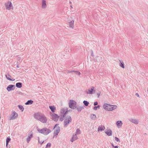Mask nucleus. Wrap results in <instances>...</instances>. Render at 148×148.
Here are the masks:
<instances>
[{"label":"nucleus","instance_id":"9d476101","mask_svg":"<svg viewBox=\"0 0 148 148\" xmlns=\"http://www.w3.org/2000/svg\"><path fill=\"white\" fill-rule=\"evenodd\" d=\"M41 2L42 8L43 9L46 8L47 7V5L46 0H41Z\"/></svg>","mask_w":148,"mask_h":148},{"label":"nucleus","instance_id":"a878e982","mask_svg":"<svg viewBox=\"0 0 148 148\" xmlns=\"http://www.w3.org/2000/svg\"><path fill=\"white\" fill-rule=\"evenodd\" d=\"M31 137L29 136L28 137L27 139V143H29V141L30 140V139L31 137H32V134L31 135Z\"/></svg>","mask_w":148,"mask_h":148},{"label":"nucleus","instance_id":"39448f33","mask_svg":"<svg viewBox=\"0 0 148 148\" xmlns=\"http://www.w3.org/2000/svg\"><path fill=\"white\" fill-rule=\"evenodd\" d=\"M71 121L72 119L70 116H69L66 117L64 119V125L66 126H67L68 124L71 122Z\"/></svg>","mask_w":148,"mask_h":148},{"label":"nucleus","instance_id":"c85d7f7f","mask_svg":"<svg viewBox=\"0 0 148 148\" xmlns=\"http://www.w3.org/2000/svg\"><path fill=\"white\" fill-rule=\"evenodd\" d=\"M91 117L92 119H95L96 118L95 115H94V114L91 115Z\"/></svg>","mask_w":148,"mask_h":148},{"label":"nucleus","instance_id":"ea45409f","mask_svg":"<svg viewBox=\"0 0 148 148\" xmlns=\"http://www.w3.org/2000/svg\"><path fill=\"white\" fill-rule=\"evenodd\" d=\"M97 95H98V97H99V95H100V93H97Z\"/></svg>","mask_w":148,"mask_h":148},{"label":"nucleus","instance_id":"b1692460","mask_svg":"<svg viewBox=\"0 0 148 148\" xmlns=\"http://www.w3.org/2000/svg\"><path fill=\"white\" fill-rule=\"evenodd\" d=\"M84 105L86 106H88L89 104V103L87 101H84L83 102Z\"/></svg>","mask_w":148,"mask_h":148},{"label":"nucleus","instance_id":"393cba45","mask_svg":"<svg viewBox=\"0 0 148 148\" xmlns=\"http://www.w3.org/2000/svg\"><path fill=\"white\" fill-rule=\"evenodd\" d=\"M80 131L79 129H77L76 130V132L75 133V134L77 135V134H80Z\"/></svg>","mask_w":148,"mask_h":148},{"label":"nucleus","instance_id":"c03bdc74","mask_svg":"<svg viewBox=\"0 0 148 148\" xmlns=\"http://www.w3.org/2000/svg\"><path fill=\"white\" fill-rule=\"evenodd\" d=\"M69 3H70V4H71V1H70V2H69Z\"/></svg>","mask_w":148,"mask_h":148},{"label":"nucleus","instance_id":"7c9ffc66","mask_svg":"<svg viewBox=\"0 0 148 148\" xmlns=\"http://www.w3.org/2000/svg\"><path fill=\"white\" fill-rule=\"evenodd\" d=\"M38 141H39V143H40V145H41L44 142V140L40 141V139H39V140H38Z\"/></svg>","mask_w":148,"mask_h":148},{"label":"nucleus","instance_id":"a211bd4d","mask_svg":"<svg viewBox=\"0 0 148 148\" xmlns=\"http://www.w3.org/2000/svg\"><path fill=\"white\" fill-rule=\"evenodd\" d=\"M74 23V21L73 20H72L71 22H69V26L71 28L73 27Z\"/></svg>","mask_w":148,"mask_h":148},{"label":"nucleus","instance_id":"4c0bfd02","mask_svg":"<svg viewBox=\"0 0 148 148\" xmlns=\"http://www.w3.org/2000/svg\"><path fill=\"white\" fill-rule=\"evenodd\" d=\"M61 113H63L64 112V110H62L61 111Z\"/></svg>","mask_w":148,"mask_h":148},{"label":"nucleus","instance_id":"6e6552de","mask_svg":"<svg viewBox=\"0 0 148 148\" xmlns=\"http://www.w3.org/2000/svg\"><path fill=\"white\" fill-rule=\"evenodd\" d=\"M18 116V114L15 112L13 111L10 117V120H13L15 119Z\"/></svg>","mask_w":148,"mask_h":148},{"label":"nucleus","instance_id":"6ab92c4d","mask_svg":"<svg viewBox=\"0 0 148 148\" xmlns=\"http://www.w3.org/2000/svg\"><path fill=\"white\" fill-rule=\"evenodd\" d=\"M16 86L18 88H21L22 87V84L20 82L17 83L16 84Z\"/></svg>","mask_w":148,"mask_h":148},{"label":"nucleus","instance_id":"f704fd0d","mask_svg":"<svg viewBox=\"0 0 148 148\" xmlns=\"http://www.w3.org/2000/svg\"><path fill=\"white\" fill-rule=\"evenodd\" d=\"M97 106H95V107L94 108H93V109L94 110H97Z\"/></svg>","mask_w":148,"mask_h":148},{"label":"nucleus","instance_id":"2eb2a0df","mask_svg":"<svg viewBox=\"0 0 148 148\" xmlns=\"http://www.w3.org/2000/svg\"><path fill=\"white\" fill-rule=\"evenodd\" d=\"M106 133L108 136H110L112 135V131L110 130H108L105 132Z\"/></svg>","mask_w":148,"mask_h":148},{"label":"nucleus","instance_id":"dca6fc26","mask_svg":"<svg viewBox=\"0 0 148 148\" xmlns=\"http://www.w3.org/2000/svg\"><path fill=\"white\" fill-rule=\"evenodd\" d=\"M49 108L53 112H54L56 110V108L54 106H49Z\"/></svg>","mask_w":148,"mask_h":148},{"label":"nucleus","instance_id":"ddd939ff","mask_svg":"<svg viewBox=\"0 0 148 148\" xmlns=\"http://www.w3.org/2000/svg\"><path fill=\"white\" fill-rule=\"evenodd\" d=\"M105 129V127L104 126L100 125L98 128V132H101L104 130Z\"/></svg>","mask_w":148,"mask_h":148},{"label":"nucleus","instance_id":"58836bf2","mask_svg":"<svg viewBox=\"0 0 148 148\" xmlns=\"http://www.w3.org/2000/svg\"><path fill=\"white\" fill-rule=\"evenodd\" d=\"M118 147L117 146H115L114 147L115 148H118Z\"/></svg>","mask_w":148,"mask_h":148},{"label":"nucleus","instance_id":"e433bc0d","mask_svg":"<svg viewBox=\"0 0 148 148\" xmlns=\"http://www.w3.org/2000/svg\"><path fill=\"white\" fill-rule=\"evenodd\" d=\"M136 95L137 96L139 97V95L138 93H136Z\"/></svg>","mask_w":148,"mask_h":148},{"label":"nucleus","instance_id":"5701e85b","mask_svg":"<svg viewBox=\"0 0 148 148\" xmlns=\"http://www.w3.org/2000/svg\"><path fill=\"white\" fill-rule=\"evenodd\" d=\"M11 139L9 137H7L6 140V146H7L9 142L10 141Z\"/></svg>","mask_w":148,"mask_h":148},{"label":"nucleus","instance_id":"f257e3e1","mask_svg":"<svg viewBox=\"0 0 148 148\" xmlns=\"http://www.w3.org/2000/svg\"><path fill=\"white\" fill-rule=\"evenodd\" d=\"M34 117L42 123H46L47 121V119L45 115L40 113H37L35 114Z\"/></svg>","mask_w":148,"mask_h":148},{"label":"nucleus","instance_id":"a18cd8bd","mask_svg":"<svg viewBox=\"0 0 148 148\" xmlns=\"http://www.w3.org/2000/svg\"><path fill=\"white\" fill-rule=\"evenodd\" d=\"M67 112V111H66V112H65V114Z\"/></svg>","mask_w":148,"mask_h":148},{"label":"nucleus","instance_id":"79ce46f5","mask_svg":"<svg viewBox=\"0 0 148 148\" xmlns=\"http://www.w3.org/2000/svg\"><path fill=\"white\" fill-rule=\"evenodd\" d=\"M97 107L98 108H99V106H98Z\"/></svg>","mask_w":148,"mask_h":148},{"label":"nucleus","instance_id":"7ed1b4c3","mask_svg":"<svg viewBox=\"0 0 148 148\" xmlns=\"http://www.w3.org/2000/svg\"><path fill=\"white\" fill-rule=\"evenodd\" d=\"M38 131L41 134H44L45 135H47L51 132V130L47 128H44L41 129L38 128Z\"/></svg>","mask_w":148,"mask_h":148},{"label":"nucleus","instance_id":"412c9836","mask_svg":"<svg viewBox=\"0 0 148 148\" xmlns=\"http://www.w3.org/2000/svg\"><path fill=\"white\" fill-rule=\"evenodd\" d=\"M33 101L32 100H30L28 101L27 102L25 103V105H29L32 104Z\"/></svg>","mask_w":148,"mask_h":148},{"label":"nucleus","instance_id":"f8f14e48","mask_svg":"<svg viewBox=\"0 0 148 148\" xmlns=\"http://www.w3.org/2000/svg\"><path fill=\"white\" fill-rule=\"evenodd\" d=\"M15 88V86L12 85H10L7 87V89L9 91L13 90Z\"/></svg>","mask_w":148,"mask_h":148},{"label":"nucleus","instance_id":"bb28decb","mask_svg":"<svg viewBox=\"0 0 148 148\" xmlns=\"http://www.w3.org/2000/svg\"><path fill=\"white\" fill-rule=\"evenodd\" d=\"M120 66L121 67L123 68H124V64L123 62L120 61Z\"/></svg>","mask_w":148,"mask_h":148},{"label":"nucleus","instance_id":"423d86ee","mask_svg":"<svg viewBox=\"0 0 148 148\" xmlns=\"http://www.w3.org/2000/svg\"><path fill=\"white\" fill-rule=\"evenodd\" d=\"M5 5L6 9L10 10L11 9L13 10L14 7L11 1H8L5 3Z\"/></svg>","mask_w":148,"mask_h":148},{"label":"nucleus","instance_id":"0eeeda50","mask_svg":"<svg viewBox=\"0 0 148 148\" xmlns=\"http://www.w3.org/2000/svg\"><path fill=\"white\" fill-rule=\"evenodd\" d=\"M76 104V102L74 100H70L69 101V106L70 108L71 109H74Z\"/></svg>","mask_w":148,"mask_h":148},{"label":"nucleus","instance_id":"9b49d317","mask_svg":"<svg viewBox=\"0 0 148 148\" xmlns=\"http://www.w3.org/2000/svg\"><path fill=\"white\" fill-rule=\"evenodd\" d=\"M51 116L53 120L54 121H57L58 120L59 116L57 114L53 113L51 115Z\"/></svg>","mask_w":148,"mask_h":148},{"label":"nucleus","instance_id":"c9c22d12","mask_svg":"<svg viewBox=\"0 0 148 148\" xmlns=\"http://www.w3.org/2000/svg\"><path fill=\"white\" fill-rule=\"evenodd\" d=\"M77 110H78V111H80L81 110V109H81V108H79H79H77Z\"/></svg>","mask_w":148,"mask_h":148},{"label":"nucleus","instance_id":"a19ab883","mask_svg":"<svg viewBox=\"0 0 148 148\" xmlns=\"http://www.w3.org/2000/svg\"><path fill=\"white\" fill-rule=\"evenodd\" d=\"M112 147H115L113 144H112Z\"/></svg>","mask_w":148,"mask_h":148},{"label":"nucleus","instance_id":"aec40b11","mask_svg":"<svg viewBox=\"0 0 148 148\" xmlns=\"http://www.w3.org/2000/svg\"><path fill=\"white\" fill-rule=\"evenodd\" d=\"M7 79L8 80H9L10 81H14L15 80V79H12L10 78H11V76L9 75H5Z\"/></svg>","mask_w":148,"mask_h":148},{"label":"nucleus","instance_id":"473e14b6","mask_svg":"<svg viewBox=\"0 0 148 148\" xmlns=\"http://www.w3.org/2000/svg\"><path fill=\"white\" fill-rule=\"evenodd\" d=\"M75 73H76L77 74L79 75H80V73L79 72H77V71H75Z\"/></svg>","mask_w":148,"mask_h":148},{"label":"nucleus","instance_id":"cd10ccee","mask_svg":"<svg viewBox=\"0 0 148 148\" xmlns=\"http://www.w3.org/2000/svg\"><path fill=\"white\" fill-rule=\"evenodd\" d=\"M18 107L20 109V110L22 111H23V110H24V108L23 106L21 105H18Z\"/></svg>","mask_w":148,"mask_h":148},{"label":"nucleus","instance_id":"4be33fe9","mask_svg":"<svg viewBox=\"0 0 148 148\" xmlns=\"http://www.w3.org/2000/svg\"><path fill=\"white\" fill-rule=\"evenodd\" d=\"M131 122L135 124H137L138 123V121L135 119H132L131 120Z\"/></svg>","mask_w":148,"mask_h":148},{"label":"nucleus","instance_id":"c756f323","mask_svg":"<svg viewBox=\"0 0 148 148\" xmlns=\"http://www.w3.org/2000/svg\"><path fill=\"white\" fill-rule=\"evenodd\" d=\"M51 144L50 143H48L46 146V148H49L51 146Z\"/></svg>","mask_w":148,"mask_h":148},{"label":"nucleus","instance_id":"f3484780","mask_svg":"<svg viewBox=\"0 0 148 148\" xmlns=\"http://www.w3.org/2000/svg\"><path fill=\"white\" fill-rule=\"evenodd\" d=\"M116 124L117 127L119 128L122 126L123 123L121 121H118L117 122Z\"/></svg>","mask_w":148,"mask_h":148},{"label":"nucleus","instance_id":"20e7f679","mask_svg":"<svg viewBox=\"0 0 148 148\" xmlns=\"http://www.w3.org/2000/svg\"><path fill=\"white\" fill-rule=\"evenodd\" d=\"M58 124H56L54 127V132L53 134V137H56L60 131V127Z\"/></svg>","mask_w":148,"mask_h":148},{"label":"nucleus","instance_id":"4468645a","mask_svg":"<svg viewBox=\"0 0 148 148\" xmlns=\"http://www.w3.org/2000/svg\"><path fill=\"white\" fill-rule=\"evenodd\" d=\"M77 136L76 134H75L72 136V138L71 139V141L72 142H73L74 141L77 139Z\"/></svg>","mask_w":148,"mask_h":148},{"label":"nucleus","instance_id":"1a4fd4ad","mask_svg":"<svg viewBox=\"0 0 148 148\" xmlns=\"http://www.w3.org/2000/svg\"><path fill=\"white\" fill-rule=\"evenodd\" d=\"M95 92V87L92 86L90 88L88 89V91L86 92V93L88 94H92L93 93H94Z\"/></svg>","mask_w":148,"mask_h":148},{"label":"nucleus","instance_id":"37998d69","mask_svg":"<svg viewBox=\"0 0 148 148\" xmlns=\"http://www.w3.org/2000/svg\"><path fill=\"white\" fill-rule=\"evenodd\" d=\"M71 8H73V7L72 6H71Z\"/></svg>","mask_w":148,"mask_h":148},{"label":"nucleus","instance_id":"f03ea898","mask_svg":"<svg viewBox=\"0 0 148 148\" xmlns=\"http://www.w3.org/2000/svg\"><path fill=\"white\" fill-rule=\"evenodd\" d=\"M103 108L105 110L111 111L116 109L117 106L116 105H110L106 103L103 105Z\"/></svg>","mask_w":148,"mask_h":148},{"label":"nucleus","instance_id":"2f4dec72","mask_svg":"<svg viewBox=\"0 0 148 148\" xmlns=\"http://www.w3.org/2000/svg\"><path fill=\"white\" fill-rule=\"evenodd\" d=\"M115 140L117 141V142H120V140L119 139V138H118L116 137H115Z\"/></svg>","mask_w":148,"mask_h":148},{"label":"nucleus","instance_id":"72a5a7b5","mask_svg":"<svg viewBox=\"0 0 148 148\" xmlns=\"http://www.w3.org/2000/svg\"><path fill=\"white\" fill-rule=\"evenodd\" d=\"M98 104V103L97 102H95L94 103V106H96Z\"/></svg>","mask_w":148,"mask_h":148}]
</instances>
